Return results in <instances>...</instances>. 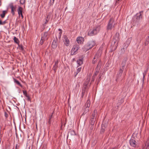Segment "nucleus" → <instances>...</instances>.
<instances>
[{"instance_id": "19", "label": "nucleus", "mask_w": 149, "mask_h": 149, "mask_svg": "<svg viewBox=\"0 0 149 149\" xmlns=\"http://www.w3.org/2000/svg\"><path fill=\"white\" fill-rule=\"evenodd\" d=\"M76 135L75 131L72 130H70L69 131L68 134V136L69 135L70 136H73Z\"/></svg>"}, {"instance_id": "7", "label": "nucleus", "mask_w": 149, "mask_h": 149, "mask_svg": "<svg viewBox=\"0 0 149 149\" xmlns=\"http://www.w3.org/2000/svg\"><path fill=\"white\" fill-rule=\"evenodd\" d=\"M143 13V11L139 12V13H137L135 15L136 17V19L137 21H139L142 18V14Z\"/></svg>"}, {"instance_id": "61", "label": "nucleus", "mask_w": 149, "mask_h": 149, "mask_svg": "<svg viewBox=\"0 0 149 149\" xmlns=\"http://www.w3.org/2000/svg\"><path fill=\"white\" fill-rule=\"evenodd\" d=\"M97 81V85H98V84H99V83L100 81L98 82V81Z\"/></svg>"}, {"instance_id": "29", "label": "nucleus", "mask_w": 149, "mask_h": 149, "mask_svg": "<svg viewBox=\"0 0 149 149\" xmlns=\"http://www.w3.org/2000/svg\"><path fill=\"white\" fill-rule=\"evenodd\" d=\"M7 13V11L6 10H3L2 11V14H0V15L2 18L4 17L6 13Z\"/></svg>"}, {"instance_id": "22", "label": "nucleus", "mask_w": 149, "mask_h": 149, "mask_svg": "<svg viewBox=\"0 0 149 149\" xmlns=\"http://www.w3.org/2000/svg\"><path fill=\"white\" fill-rule=\"evenodd\" d=\"M13 79L14 82L15 83H16V84L20 86L21 87H22V85L20 84V83L18 80H17L16 79L14 78H13Z\"/></svg>"}, {"instance_id": "54", "label": "nucleus", "mask_w": 149, "mask_h": 149, "mask_svg": "<svg viewBox=\"0 0 149 149\" xmlns=\"http://www.w3.org/2000/svg\"><path fill=\"white\" fill-rule=\"evenodd\" d=\"M119 36V35L118 33L116 32L115 35V37H118Z\"/></svg>"}, {"instance_id": "35", "label": "nucleus", "mask_w": 149, "mask_h": 149, "mask_svg": "<svg viewBox=\"0 0 149 149\" xmlns=\"http://www.w3.org/2000/svg\"><path fill=\"white\" fill-rule=\"evenodd\" d=\"M97 58H97L96 57V56H94V57L93 58V60L92 61L93 64H94L96 63V62L97 61Z\"/></svg>"}, {"instance_id": "5", "label": "nucleus", "mask_w": 149, "mask_h": 149, "mask_svg": "<svg viewBox=\"0 0 149 149\" xmlns=\"http://www.w3.org/2000/svg\"><path fill=\"white\" fill-rule=\"evenodd\" d=\"M90 81V78H87L86 81L84 83L83 86V87L86 89V91H87L88 88V87H90L91 84V83L89 85H88Z\"/></svg>"}, {"instance_id": "32", "label": "nucleus", "mask_w": 149, "mask_h": 149, "mask_svg": "<svg viewBox=\"0 0 149 149\" xmlns=\"http://www.w3.org/2000/svg\"><path fill=\"white\" fill-rule=\"evenodd\" d=\"M98 65H99V64H98L97 65V67L95 69V70H96L95 72V73L93 75V76H94L95 77L97 75V74L99 72V70L97 68L98 66Z\"/></svg>"}, {"instance_id": "64", "label": "nucleus", "mask_w": 149, "mask_h": 149, "mask_svg": "<svg viewBox=\"0 0 149 149\" xmlns=\"http://www.w3.org/2000/svg\"><path fill=\"white\" fill-rule=\"evenodd\" d=\"M121 102H123V98L121 99V100H120Z\"/></svg>"}, {"instance_id": "38", "label": "nucleus", "mask_w": 149, "mask_h": 149, "mask_svg": "<svg viewBox=\"0 0 149 149\" xmlns=\"http://www.w3.org/2000/svg\"><path fill=\"white\" fill-rule=\"evenodd\" d=\"M101 74H99L98 76V77L97 78L96 81H98V82L100 81L101 80Z\"/></svg>"}, {"instance_id": "36", "label": "nucleus", "mask_w": 149, "mask_h": 149, "mask_svg": "<svg viewBox=\"0 0 149 149\" xmlns=\"http://www.w3.org/2000/svg\"><path fill=\"white\" fill-rule=\"evenodd\" d=\"M88 34L90 36H91L93 35H95L94 33V31H93V30L89 32L88 33Z\"/></svg>"}, {"instance_id": "39", "label": "nucleus", "mask_w": 149, "mask_h": 149, "mask_svg": "<svg viewBox=\"0 0 149 149\" xmlns=\"http://www.w3.org/2000/svg\"><path fill=\"white\" fill-rule=\"evenodd\" d=\"M125 49H122L121 50V52L120 53V55H121V54H123L125 53Z\"/></svg>"}, {"instance_id": "3", "label": "nucleus", "mask_w": 149, "mask_h": 149, "mask_svg": "<svg viewBox=\"0 0 149 149\" xmlns=\"http://www.w3.org/2000/svg\"><path fill=\"white\" fill-rule=\"evenodd\" d=\"M79 48L80 47L79 45H74L71 50V54L73 55L77 54L78 53V51Z\"/></svg>"}, {"instance_id": "45", "label": "nucleus", "mask_w": 149, "mask_h": 149, "mask_svg": "<svg viewBox=\"0 0 149 149\" xmlns=\"http://www.w3.org/2000/svg\"><path fill=\"white\" fill-rule=\"evenodd\" d=\"M54 0H50L49 3V5L52 6L53 5L54 3Z\"/></svg>"}, {"instance_id": "4", "label": "nucleus", "mask_w": 149, "mask_h": 149, "mask_svg": "<svg viewBox=\"0 0 149 149\" xmlns=\"http://www.w3.org/2000/svg\"><path fill=\"white\" fill-rule=\"evenodd\" d=\"M9 7L11 9V13L13 16L14 15H15V12L16 11L17 6L16 5L14 6L13 3H11L9 5Z\"/></svg>"}, {"instance_id": "52", "label": "nucleus", "mask_w": 149, "mask_h": 149, "mask_svg": "<svg viewBox=\"0 0 149 149\" xmlns=\"http://www.w3.org/2000/svg\"><path fill=\"white\" fill-rule=\"evenodd\" d=\"M93 125H92L90 124V129L92 130L93 129Z\"/></svg>"}, {"instance_id": "37", "label": "nucleus", "mask_w": 149, "mask_h": 149, "mask_svg": "<svg viewBox=\"0 0 149 149\" xmlns=\"http://www.w3.org/2000/svg\"><path fill=\"white\" fill-rule=\"evenodd\" d=\"M149 43V38H146L145 42L146 45H147Z\"/></svg>"}, {"instance_id": "44", "label": "nucleus", "mask_w": 149, "mask_h": 149, "mask_svg": "<svg viewBox=\"0 0 149 149\" xmlns=\"http://www.w3.org/2000/svg\"><path fill=\"white\" fill-rule=\"evenodd\" d=\"M44 38H41V39L40 41V44L42 45L43 43Z\"/></svg>"}, {"instance_id": "14", "label": "nucleus", "mask_w": 149, "mask_h": 149, "mask_svg": "<svg viewBox=\"0 0 149 149\" xmlns=\"http://www.w3.org/2000/svg\"><path fill=\"white\" fill-rule=\"evenodd\" d=\"M57 45V38H54L52 43V47L53 48H55L56 47Z\"/></svg>"}, {"instance_id": "17", "label": "nucleus", "mask_w": 149, "mask_h": 149, "mask_svg": "<svg viewBox=\"0 0 149 149\" xmlns=\"http://www.w3.org/2000/svg\"><path fill=\"white\" fill-rule=\"evenodd\" d=\"M64 44L66 46H68L69 44L70 41L68 38H64L63 39Z\"/></svg>"}, {"instance_id": "28", "label": "nucleus", "mask_w": 149, "mask_h": 149, "mask_svg": "<svg viewBox=\"0 0 149 149\" xmlns=\"http://www.w3.org/2000/svg\"><path fill=\"white\" fill-rule=\"evenodd\" d=\"M105 127L104 125H102L100 131V133L101 134H103L105 130Z\"/></svg>"}, {"instance_id": "10", "label": "nucleus", "mask_w": 149, "mask_h": 149, "mask_svg": "<svg viewBox=\"0 0 149 149\" xmlns=\"http://www.w3.org/2000/svg\"><path fill=\"white\" fill-rule=\"evenodd\" d=\"M127 60V59H126L122 61L119 69H121L123 70H124L125 67Z\"/></svg>"}, {"instance_id": "59", "label": "nucleus", "mask_w": 149, "mask_h": 149, "mask_svg": "<svg viewBox=\"0 0 149 149\" xmlns=\"http://www.w3.org/2000/svg\"><path fill=\"white\" fill-rule=\"evenodd\" d=\"M117 147H115L113 148H112L111 149H117Z\"/></svg>"}, {"instance_id": "23", "label": "nucleus", "mask_w": 149, "mask_h": 149, "mask_svg": "<svg viewBox=\"0 0 149 149\" xmlns=\"http://www.w3.org/2000/svg\"><path fill=\"white\" fill-rule=\"evenodd\" d=\"M91 105V102L89 100H88L85 105V107L88 108Z\"/></svg>"}, {"instance_id": "30", "label": "nucleus", "mask_w": 149, "mask_h": 149, "mask_svg": "<svg viewBox=\"0 0 149 149\" xmlns=\"http://www.w3.org/2000/svg\"><path fill=\"white\" fill-rule=\"evenodd\" d=\"M131 38H129L127 39L126 42L124 43V44H125L126 45H127V46H128L130 44L131 42Z\"/></svg>"}, {"instance_id": "57", "label": "nucleus", "mask_w": 149, "mask_h": 149, "mask_svg": "<svg viewBox=\"0 0 149 149\" xmlns=\"http://www.w3.org/2000/svg\"><path fill=\"white\" fill-rule=\"evenodd\" d=\"M53 113H52V115H50L49 116V119H51V118H52V114H53Z\"/></svg>"}, {"instance_id": "60", "label": "nucleus", "mask_w": 149, "mask_h": 149, "mask_svg": "<svg viewBox=\"0 0 149 149\" xmlns=\"http://www.w3.org/2000/svg\"><path fill=\"white\" fill-rule=\"evenodd\" d=\"M49 16V15H47V18H46V19H48V17Z\"/></svg>"}, {"instance_id": "40", "label": "nucleus", "mask_w": 149, "mask_h": 149, "mask_svg": "<svg viewBox=\"0 0 149 149\" xmlns=\"http://www.w3.org/2000/svg\"><path fill=\"white\" fill-rule=\"evenodd\" d=\"M6 23V21H5L3 22H2L1 20L0 19V25H4Z\"/></svg>"}, {"instance_id": "2", "label": "nucleus", "mask_w": 149, "mask_h": 149, "mask_svg": "<svg viewBox=\"0 0 149 149\" xmlns=\"http://www.w3.org/2000/svg\"><path fill=\"white\" fill-rule=\"evenodd\" d=\"M114 19L111 18L109 19L107 26L106 29L107 31L111 30L115 27V23H114Z\"/></svg>"}, {"instance_id": "33", "label": "nucleus", "mask_w": 149, "mask_h": 149, "mask_svg": "<svg viewBox=\"0 0 149 149\" xmlns=\"http://www.w3.org/2000/svg\"><path fill=\"white\" fill-rule=\"evenodd\" d=\"M101 54V52L98 51L97 52L96 54L94 56H96V57L98 58L100 57Z\"/></svg>"}, {"instance_id": "20", "label": "nucleus", "mask_w": 149, "mask_h": 149, "mask_svg": "<svg viewBox=\"0 0 149 149\" xmlns=\"http://www.w3.org/2000/svg\"><path fill=\"white\" fill-rule=\"evenodd\" d=\"M90 49H91V48L88 46L87 43L82 48L83 50L85 52L87 51Z\"/></svg>"}, {"instance_id": "6", "label": "nucleus", "mask_w": 149, "mask_h": 149, "mask_svg": "<svg viewBox=\"0 0 149 149\" xmlns=\"http://www.w3.org/2000/svg\"><path fill=\"white\" fill-rule=\"evenodd\" d=\"M124 70L119 69L117 74L116 81H118L121 78V76Z\"/></svg>"}, {"instance_id": "16", "label": "nucleus", "mask_w": 149, "mask_h": 149, "mask_svg": "<svg viewBox=\"0 0 149 149\" xmlns=\"http://www.w3.org/2000/svg\"><path fill=\"white\" fill-rule=\"evenodd\" d=\"M100 26H98L94 28L93 30L95 35L96 34L99 32L100 29Z\"/></svg>"}, {"instance_id": "53", "label": "nucleus", "mask_w": 149, "mask_h": 149, "mask_svg": "<svg viewBox=\"0 0 149 149\" xmlns=\"http://www.w3.org/2000/svg\"><path fill=\"white\" fill-rule=\"evenodd\" d=\"M48 36V33L47 32H45L44 33V37H46Z\"/></svg>"}, {"instance_id": "9", "label": "nucleus", "mask_w": 149, "mask_h": 149, "mask_svg": "<svg viewBox=\"0 0 149 149\" xmlns=\"http://www.w3.org/2000/svg\"><path fill=\"white\" fill-rule=\"evenodd\" d=\"M84 58V56L83 55L79 57L77 60V62L79 65H80L83 63Z\"/></svg>"}, {"instance_id": "62", "label": "nucleus", "mask_w": 149, "mask_h": 149, "mask_svg": "<svg viewBox=\"0 0 149 149\" xmlns=\"http://www.w3.org/2000/svg\"><path fill=\"white\" fill-rule=\"evenodd\" d=\"M76 59L75 58H74L73 59V61H75Z\"/></svg>"}, {"instance_id": "34", "label": "nucleus", "mask_w": 149, "mask_h": 149, "mask_svg": "<svg viewBox=\"0 0 149 149\" xmlns=\"http://www.w3.org/2000/svg\"><path fill=\"white\" fill-rule=\"evenodd\" d=\"M14 42L18 45L19 44V41L17 38H14Z\"/></svg>"}, {"instance_id": "43", "label": "nucleus", "mask_w": 149, "mask_h": 149, "mask_svg": "<svg viewBox=\"0 0 149 149\" xmlns=\"http://www.w3.org/2000/svg\"><path fill=\"white\" fill-rule=\"evenodd\" d=\"M127 45H126L125 44H124L123 45V49H125V50H126L127 47H128Z\"/></svg>"}, {"instance_id": "24", "label": "nucleus", "mask_w": 149, "mask_h": 149, "mask_svg": "<svg viewBox=\"0 0 149 149\" xmlns=\"http://www.w3.org/2000/svg\"><path fill=\"white\" fill-rule=\"evenodd\" d=\"M89 111V109L86 107H85L83 110V113L81 115V116L84 115L85 114L87 113Z\"/></svg>"}, {"instance_id": "50", "label": "nucleus", "mask_w": 149, "mask_h": 149, "mask_svg": "<svg viewBox=\"0 0 149 149\" xmlns=\"http://www.w3.org/2000/svg\"><path fill=\"white\" fill-rule=\"evenodd\" d=\"M4 113H5V117L6 118V119L8 117V114L5 111V112H4Z\"/></svg>"}, {"instance_id": "63", "label": "nucleus", "mask_w": 149, "mask_h": 149, "mask_svg": "<svg viewBox=\"0 0 149 149\" xmlns=\"http://www.w3.org/2000/svg\"><path fill=\"white\" fill-rule=\"evenodd\" d=\"M5 149H9V147H7Z\"/></svg>"}, {"instance_id": "58", "label": "nucleus", "mask_w": 149, "mask_h": 149, "mask_svg": "<svg viewBox=\"0 0 149 149\" xmlns=\"http://www.w3.org/2000/svg\"><path fill=\"white\" fill-rule=\"evenodd\" d=\"M51 123V119H49V121H48V123L49 125H50Z\"/></svg>"}, {"instance_id": "13", "label": "nucleus", "mask_w": 149, "mask_h": 149, "mask_svg": "<svg viewBox=\"0 0 149 149\" xmlns=\"http://www.w3.org/2000/svg\"><path fill=\"white\" fill-rule=\"evenodd\" d=\"M87 44L88 45V46L91 49L93 47L95 44V42L93 41H91L88 42Z\"/></svg>"}, {"instance_id": "49", "label": "nucleus", "mask_w": 149, "mask_h": 149, "mask_svg": "<svg viewBox=\"0 0 149 149\" xmlns=\"http://www.w3.org/2000/svg\"><path fill=\"white\" fill-rule=\"evenodd\" d=\"M95 76H93L92 77L91 80V82H93L94 81L95 79Z\"/></svg>"}, {"instance_id": "21", "label": "nucleus", "mask_w": 149, "mask_h": 149, "mask_svg": "<svg viewBox=\"0 0 149 149\" xmlns=\"http://www.w3.org/2000/svg\"><path fill=\"white\" fill-rule=\"evenodd\" d=\"M58 61H57L55 62L53 66V69L54 70L55 72L57 70L58 67Z\"/></svg>"}, {"instance_id": "55", "label": "nucleus", "mask_w": 149, "mask_h": 149, "mask_svg": "<svg viewBox=\"0 0 149 149\" xmlns=\"http://www.w3.org/2000/svg\"><path fill=\"white\" fill-rule=\"evenodd\" d=\"M85 93V92H84V91H82L81 97L82 98H83V97Z\"/></svg>"}, {"instance_id": "48", "label": "nucleus", "mask_w": 149, "mask_h": 149, "mask_svg": "<svg viewBox=\"0 0 149 149\" xmlns=\"http://www.w3.org/2000/svg\"><path fill=\"white\" fill-rule=\"evenodd\" d=\"M25 0H20V3L22 4H23L25 2Z\"/></svg>"}, {"instance_id": "42", "label": "nucleus", "mask_w": 149, "mask_h": 149, "mask_svg": "<svg viewBox=\"0 0 149 149\" xmlns=\"http://www.w3.org/2000/svg\"><path fill=\"white\" fill-rule=\"evenodd\" d=\"M18 46L19 47L20 49L21 50H24V48H23V46L22 45H20L19 44L18 45Z\"/></svg>"}, {"instance_id": "8", "label": "nucleus", "mask_w": 149, "mask_h": 149, "mask_svg": "<svg viewBox=\"0 0 149 149\" xmlns=\"http://www.w3.org/2000/svg\"><path fill=\"white\" fill-rule=\"evenodd\" d=\"M130 143L131 146L134 147H136V146L137 144L135 138L133 136H132L130 140Z\"/></svg>"}, {"instance_id": "51", "label": "nucleus", "mask_w": 149, "mask_h": 149, "mask_svg": "<svg viewBox=\"0 0 149 149\" xmlns=\"http://www.w3.org/2000/svg\"><path fill=\"white\" fill-rule=\"evenodd\" d=\"M49 21V19H46V21L43 25V26H45L46 24H47Z\"/></svg>"}, {"instance_id": "46", "label": "nucleus", "mask_w": 149, "mask_h": 149, "mask_svg": "<svg viewBox=\"0 0 149 149\" xmlns=\"http://www.w3.org/2000/svg\"><path fill=\"white\" fill-rule=\"evenodd\" d=\"M58 31H59V36L60 37L61 36V34H62V30H61L60 29H58Z\"/></svg>"}, {"instance_id": "31", "label": "nucleus", "mask_w": 149, "mask_h": 149, "mask_svg": "<svg viewBox=\"0 0 149 149\" xmlns=\"http://www.w3.org/2000/svg\"><path fill=\"white\" fill-rule=\"evenodd\" d=\"M81 67L78 68L76 71V72L75 73L74 76L76 77L78 74L80 72L81 70Z\"/></svg>"}, {"instance_id": "12", "label": "nucleus", "mask_w": 149, "mask_h": 149, "mask_svg": "<svg viewBox=\"0 0 149 149\" xmlns=\"http://www.w3.org/2000/svg\"><path fill=\"white\" fill-rule=\"evenodd\" d=\"M142 149H149V137L148 139Z\"/></svg>"}, {"instance_id": "41", "label": "nucleus", "mask_w": 149, "mask_h": 149, "mask_svg": "<svg viewBox=\"0 0 149 149\" xmlns=\"http://www.w3.org/2000/svg\"><path fill=\"white\" fill-rule=\"evenodd\" d=\"M146 72H147V71H144V72L143 73V82L144 81V78H145V77L146 74Z\"/></svg>"}, {"instance_id": "27", "label": "nucleus", "mask_w": 149, "mask_h": 149, "mask_svg": "<svg viewBox=\"0 0 149 149\" xmlns=\"http://www.w3.org/2000/svg\"><path fill=\"white\" fill-rule=\"evenodd\" d=\"M97 115V110H96V109H95L94 110V111L92 113L91 117H94V118H96L95 117Z\"/></svg>"}, {"instance_id": "1", "label": "nucleus", "mask_w": 149, "mask_h": 149, "mask_svg": "<svg viewBox=\"0 0 149 149\" xmlns=\"http://www.w3.org/2000/svg\"><path fill=\"white\" fill-rule=\"evenodd\" d=\"M118 38H113L111 40V52H113L116 50L118 46Z\"/></svg>"}, {"instance_id": "47", "label": "nucleus", "mask_w": 149, "mask_h": 149, "mask_svg": "<svg viewBox=\"0 0 149 149\" xmlns=\"http://www.w3.org/2000/svg\"><path fill=\"white\" fill-rule=\"evenodd\" d=\"M102 49H103V45H102L100 46V47L98 49V50L97 51L101 52V51L102 50Z\"/></svg>"}, {"instance_id": "15", "label": "nucleus", "mask_w": 149, "mask_h": 149, "mask_svg": "<svg viewBox=\"0 0 149 149\" xmlns=\"http://www.w3.org/2000/svg\"><path fill=\"white\" fill-rule=\"evenodd\" d=\"M22 8L20 7H19L18 9L17 10V12L18 14V15L19 16L20 15H21L22 18H23V16L22 15Z\"/></svg>"}, {"instance_id": "18", "label": "nucleus", "mask_w": 149, "mask_h": 149, "mask_svg": "<svg viewBox=\"0 0 149 149\" xmlns=\"http://www.w3.org/2000/svg\"><path fill=\"white\" fill-rule=\"evenodd\" d=\"M84 41V38H77V41L78 44H82Z\"/></svg>"}, {"instance_id": "11", "label": "nucleus", "mask_w": 149, "mask_h": 149, "mask_svg": "<svg viewBox=\"0 0 149 149\" xmlns=\"http://www.w3.org/2000/svg\"><path fill=\"white\" fill-rule=\"evenodd\" d=\"M142 149H149V137L148 139Z\"/></svg>"}, {"instance_id": "25", "label": "nucleus", "mask_w": 149, "mask_h": 149, "mask_svg": "<svg viewBox=\"0 0 149 149\" xmlns=\"http://www.w3.org/2000/svg\"><path fill=\"white\" fill-rule=\"evenodd\" d=\"M96 120V118H94V117H91L90 121V124L92 125H94Z\"/></svg>"}, {"instance_id": "56", "label": "nucleus", "mask_w": 149, "mask_h": 149, "mask_svg": "<svg viewBox=\"0 0 149 149\" xmlns=\"http://www.w3.org/2000/svg\"><path fill=\"white\" fill-rule=\"evenodd\" d=\"M82 91L85 92L86 91H87L86 89L84 88V87H83Z\"/></svg>"}, {"instance_id": "26", "label": "nucleus", "mask_w": 149, "mask_h": 149, "mask_svg": "<svg viewBox=\"0 0 149 149\" xmlns=\"http://www.w3.org/2000/svg\"><path fill=\"white\" fill-rule=\"evenodd\" d=\"M23 93L25 96L27 98L28 100L29 101L31 100V97L27 94V92L26 91H23Z\"/></svg>"}]
</instances>
